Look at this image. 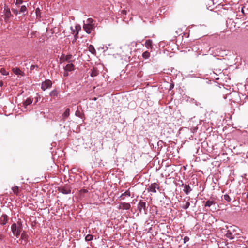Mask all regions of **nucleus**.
<instances>
[{
  "label": "nucleus",
  "instance_id": "obj_1",
  "mask_svg": "<svg viewBox=\"0 0 248 248\" xmlns=\"http://www.w3.org/2000/svg\"><path fill=\"white\" fill-rule=\"evenodd\" d=\"M11 229L13 235L16 238H18L23 230L22 224L21 222L18 221L13 223L11 225Z\"/></svg>",
  "mask_w": 248,
  "mask_h": 248
},
{
  "label": "nucleus",
  "instance_id": "obj_2",
  "mask_svg": "<svg viewBox=\"0 0 248 248\" xmlns=\"http://www.w3.org/2000/svg\"><path fill=\"white\" fill-rule=\"evenodd\" d=\"M238 230V228L236 226H230L227 231L226 237L230 239H234L239 233L237 232Z\"/></svg>",
  "mask_w": 248,
  "mask_h": 248
},
{
  "label": "nucleus",
  "instance_id": "obj_3",
  "mask_svg": "<svg viewBox=\"0 0 248 248\" xmlns=\"http://www.w3.org/2000/svg\"><path fill=\"white\" fill-rule=\"evenodd\" d=\"M160 186L159 184L157 183H153L150 185L147 190L148 192L155 193H156L157 190L159 189Z\"/></svg>",
  "mask_w": 248,
  "mask_h": 248
},
{
  "label": "nucleus",
  "instance_id": "obj_4",
  "mask_svg": "<svg viewBox=\"0 0 248 248\" xmlns=\"http://www.w3.org/2000/svg\"><path fill=\"white\" fill-rule=\"evenodd\" d=\"M11 16V11L10 9L8 8L6 5L4 6V9L3 11V15H1V17H3L4 21L7 22Z\"/></svg>",
  "mask_w": 248,
  "mask_h": 248
},
{
  "label": "nucleus",
  "instance_id": "obj_5",
  "mask_svg": "<svg viewBox=\"0 0 248 248\" xmlns=\"http://www.w3.org/2000/svg\"><path fill=\"white\" fill-rule=\"evenodd\" d=\"M52 85V82L49 79H46L42 83L41 89L43 91H45L51 87Z\"/></svg>",
  "mask_w": 248,
  "mask_h": 248
},
{
  "label": "nucleus",
  "instance_id": "obj_6",
  "mask_svg": "<svg viewBox=\"0 0 248 248\" xmlns=\"http://www.w3.org/2000/svg\"><path fill=\"white\" fill-rule=\"evenodd\" d=\"M83 28L87 33L90 34L94 29V25L84 23Z\"/></svg>",
  "mask_w": 248,
  "mask_h": 248
},
{
  "label": "nucleus",
  "instance_id": "obj_7",
  "mask_svg": "<svg viewBox=\"0 0 248 248\" xmlns=\"http://www.w3.org/2000/svg\"><path fill=\"white\" fill-rule=\"evenodd\" d=\"M146 202L140 200L138 204V209L140 212H142V210L143 209L144 211L145 212L146 211Z\"/></svg>",
  "mask_w": 248,
  "mask_h": 248
},
{
  "label": "nucleus",
  "instance_id": "obj_8",
  "mask_svg": "<svg viewBox=\"0 0 248 248\" xmlns=\"http://www.w3.org/2000/svg\"><path fill=\"white\" fill-rule=\"evenodd\" d=\"M59 191L64 194H68L71 192L70 188L68 186L60 187L59 189Z\"/></svg>",
  "mask_w": 248,
  "mask_h": 248
},
{
  "label": "nucleus",
  "instance_id": "obj_9",
  "mask_svg": "<svg viewBox=\"0 0 248 248\" xmlns=\"http://www.w3.org/2000/svg\"><path fill=\"white\" fill-rule=\"evenodd\" d=\"M131 205L129 203L123 202L121 203L119 206L118 209H123V210H128L130 208Z\"/></svg>",
  "mask_w": 248,
  "mask_h": 248
},
{
  "label": "nucleus",
  "instance_id": "obj_10",
  "mask_svg": "<svg viewBox=\"0 0 248 248\" xmlns=\"http://www.w3.org/2000/svg\"><path fill=\"white\" fill-rule=\"evenodd\" d=\"M72 58V55H63L62 56L61 59L62 61L63 62H67L68 63H70L72 62V60H71Z\"/></svg>",
  "mask_w": 248,
  "mask_h": 248
},
{
  "label": "nucleus",
  "instance_id": "obj_11",
  "mask_svg": "<svg viewBox=\"0 0 248 248\" xmlns=\"http://www.w3.org/2000/svg\"><path fill=\"white\" fill-rule=\"evenodd\" d=\"M71 30L73 34L78 33L79 31L81 30V27L79 25H76L74 27H71Z\"/></svg>",
  "mask_w": 248,
  "mask_h": 248
},
{
  "label": "nucleus",
  "instance_id": "obj_12",
  "mask_svg": "<svg viewBox=\"0 0 248 248\" xmlns=\"http://www.w3.org/2000/svg\"><path fill=\"white\" fill-rule=\"evenodd\" d=\"M64 70L69 72L73 71L74 70V66L72 63H69L64 67Z\"/></svg>",
  "mask_w": 248,
  "mask_h": 248
},
{
  "label": "nucleus",
  "instance_id": "obj_13",
  "mask_svg": "<svg viewBox=\"0 0 248 248\" xmlns=\"http://www.w3.org/2000/svg\"><path fill=\"white\" fill-rule=\"evenodd\" d=\"M12 71L16 75L18 76H24L25 75L24 72L18 68H14L12 69Z\"/></svg>",
  "mask_w": 248,
  "mask_h": 248
},
{
  "label": "nucleus",
  "instance_id": "obj_14",
  "mask_svg": "<svg viewBox=\"0 0 248 248\" xmlns=\"http://www.w3.org/2000/svg\"><path fill=\"white\" fill-rule=\"evenodd\" d=\"M21 239L22 240L21 242L22 243H23V244H26L27 243L28 235L25 232H23L21 233Z\"/></svg>",
  "mask_w": 248,
  "mask_h": 248
},
{
  "label": "nucleus",
  "instance_id": "obj_15",
  "mask_svg": "<svg viewBox=\"0 0 248 248\" xmlns=\"http://www.w3.org/2000/svg\"><path fill=\"white\" fill-rule=\"evenodd\" d=\"M145 46L147 48L152 49L153 48L152 40L150 39L146 40L145 43Z\"/></svg>",
  "mask_w": 248,
  "mask_h": 248
},
{
  "label": "nucleus",
  "instance_id": "obj_16",
  "mask_svg": "<svg viewBox=\"0 0 248 248\" xmlns=\"http://www.w3.org/2000/svg\"><path fill=\"white\" fill-rule=\"evenodd\" d=\"M7 216L6 215H3L0 218V223L2 225H5L7 223Z\"/></svg>",
  "mask_w": 248,
  "mask_h": 248
},
{
  "label": "nucleus",
  "instance_id": "obj_17",
  "mask_svg": "<svg viewBox=\"0 0 248 248\" xmlns=\"http://www.w3.org/2000/svg\"><path fill=\"white\" fill-rule=\"evenodd\" d=\"M191 190L192 189L189 185H185L184 186L183 191L186 194L188 195Z\"/></svg>",
  "mask_w": 248,
  "mask_h": 248
},
{
  "label": "nucleus",
  "instance_id": "obj_18",
  "mask_svg": "<svg viewBox=\"0 0 248 248\" xmlns=\"http://www.w3.org/2000/svg\"><path fill=\"white\" fill-rule=\"evenodd\" d=\"M70 110L69 108H67L65 109L64 112L62 115V118L63 119H65L66 118L68 117V116L70 115Z\"/></svg>",
  "mask_w": 248,
  "mask_h": 248
},
{
  "label": "nucleus",
  "instance_id": "obj_19",
  "mask_svg": "<svg viewBox=\"0 0 248 248\" xmlns=\"http://www.w3.org/2000/svg\"><path fill=\"white\" fill-rule=\"evenodd\" d=\"M189 206L190 202L188 201L183 202L182 204L181 205V207L184 209H187Z\"/></svg>",
  "mask_w": 248,
  "mask_h": 248
},
{
  "label": "nucleus",
  "instance_id": "obj_20",
  "mask_svg": "<svg viewBox=\"0 0 248 248\" xmlns=\"http://www.w3.org/2000/svg\"><path fill=\"white\" fill-rule=\"evenodd\" d=\"M216 202L214 200H208L206 202L205 204V206L206 207H211L213 205H215Z\"/></svg>",
  "mask_w": 248,
  "mask_h": 248
},
{
  "label": "nucleus",
  "instance_id": "obj_21",
  "mask_svg": "<svg viewBox=\"0 0 248 248\" xmlns=\"http://www.w3.org/2000/svg\"><path fill=\"white\" fill-rule=\"evenodd\" d=\"M88 50L93 55H96V50L92 45H90L88 46Z\"/></svg>",
  "mask_w": 248,
  "mask_h": 248
},
{
  "label": "nucleus",
  "instance_id": "obj_22",
  "mask_svg": "<svg viewBox=\"0 0 248 248\" xmlns=\"http://www.w3.org/2000/svg\"><path fill=\"white\" fill-rule=\"evenodd\" d=\"M32 103V100L30 98H28L23 103V105L26 107L28 105L31 104Z\"/></svg>",
  "mask_w": 248,
  "mask_h": 248
},
{
  "label": "nucleus",
  "instance_id": "obj_23",
  "mask_svg": "<svg viewBox=\"0 0 248 248\" xmlns=\"http://www.w3.org/2000/svg\"><path fill=\"white\" fill-rule=\"evenodd\" d=\"M98 71L96 69L93 68L91 73V76L93 77H95L98 75Z\"/></svg>",
  "mask_w": 248,
  "mask_h": 248
},
{
  "label": "nucleus",
  "instance_id": "obj_24",
  "mask_svg": "<svg viewBox=\"0 0 248 248\" xmlns=\"http://www.w3.org/2000/svg\"><path fill=\"white\" fill-rule=\"evenodd\" d=\"M12 190L13 192V193L17 195L19 193V187L17 186H15L12 188Z\"/></svg>",
  "mask_w": 248,
  "mask_h": 248
},
{
  "label": "nucleus",
  "instance_id": "obj_25",
  "mask_svg": "<svg viewBox=\"0 0 248 248\" xmlns=\"http://www.w3.org/2000/svg\"><path fill=\"white\" fill-rule=\"evenodd\" d=\"M93 236L92 234H88L85 237V240L86 241H90L93 239Z\"/></svg>",
  "mask_w": 248,
  "mask_h": 248
},
{
  "label": "nucleus",
  "instance_id": "obj_26",
  "mask_svg": "<svg viewBox=\"0 0 248 248\" xmlns=\"http://www.w3.org/2000/svg\"><path fill=\"white\" fill-rule=\"evenodd\" d=\"M93 19L92 18H89L87 19L86 21L84 22V23L88 24H91V25H94L93 24Z\"/></svg>",
  "mask_w": 248,
  "mask_h": 248
},
{
  "label": "nucleus",
  "instance_id": "obj_27",
  "mask_svg": "<svg viewBox=\"0 0 248 248\" xmlns=\"http://www.w3.org/2000/svg\"><path fill=\"white\" fill-rule=\"evenodd\" d=\"M58 94V93L56 90L52 91L49 93V95L51 96H57Z\"/></svg>",
  "mask_w": 248,
  "mask_h": 248
},
{
  "label": "nucleus",
  "instance_id": "obj_28",
  "mask_svg": "<svg viewBox=\"0 0 248 248\" xmlns=\"http://www.w3.org/2000/svg\"><path fill=\"white\" fill-rule=\"evenodd\" d=\"M150 53L146 51L145 52H144V53H143L142 54V57L145 58V59H148L150 57Z\"/></svg>",
  "mask_w": 248,
  "mask_h": 248
},
{
  "label": "nucleus",
  "instance_id": "obj_29",
  "mask_svg": "<svg viewBox=\"0 0 248 248\" xmlns=\"http://www.w3.org/2000/svg\"><path fill=\"white\" fill-rule=\"evenodd\" d=\"M223 199H224V200H225V201H226L228 202H230L231 200L230 196L227 194H225V195H223Z\"/></svg>",
  "mask_w": 248,
  "mask_h": 248
},
{
  "label": "nucleus",
  "instance_id": "obj_30",
  "mask_svg": "<svg viewBox=\"0 0 248 248\" xmlns=\"http://www.w3.org/2000/svg\"><path fill=\"white\" fill-rule=\"evenodd\" d=\"M35 13L37 17H41V10L39 8H37L36 9Z\"/></svg>",
  "mask_w": 248,
  "mask_h": 248
},
{
  "label": "nucleus",
  "instance_id": "obj_31",
  "mask_svg": "<svg viewBox=\"0 0 248 248\" xmlns=\"http://www.w3.org/2000/svg\"><path fill=\"white\" fill-rule=\"evenodd\" d=\"M0 73L3 75H8L9 72H7L5 69L2 68L0 70Z\"/></svg>",
  "mask_w": 248,
  "mask_h": 248
},
{
  "label": "nucleus",
  "instance_id": "obj_32",
  "mask_svg": "<svg viewBox=\"0 0 248 248\" xmlns=\"http://www.w3.org/2000/svg\"><path fill=\"white\" fill-rule=\"evenodd\" d=\"M75 115L77 117L82 118V113L79 110H77L75 112Z\"/></svg>",
  "mask_w": 248,
  "mask_h": 248
},
{
  "label": "nucleus",
  "instance_id": "obj_33",
  "mask_svg": "<svg viewBox=\"0 0 248 248\" xmlns=\"http://www.w3.org/2000/svg\"><path fill=\"white\" fill-rule=\"evenodd\" d=\"M123 196H128V197H129L130 196V192L129 190H127L126 191H125V192H124V193H123L121 197H123Z\"/></svg>",
  "mask_w": 248,
  "mask_h": 248
},
{
  "label": "nucleus",
  "instance_id": "obj_34",
  "mask_svg": "<svg viewBox=\"0 0 248 248\" xmlns=\"http://www.w3.org/2000/svg\"><path fill=\"white\" fill-rule=\"evenodd\" d=\"M27 8L25 5H22L20 9V12L23 13L26 11Z\"/></svg>",
  "mask_w": 248,
  "mask_h": 248
},
{
  "label": "nucleus",
  "instance_id": "obj_35",
  "mask_svg": "<svg viewBox=\"0 0 248 248\" xmlns=\"http://www.w3.org/2000/svg\"><path fill=\"white\" fill-rule=\"evenodd\" d=\"M184 243H186L189 240V238L188 236H185L184 238Z\"/></svg>",
  "mask_w": 248,
  "mask_h": 248
},
{
  "label": "nucleus",
  "instance_id": "obj_36",
  "mask_svg": "<svg viewBox=\"0 0 248 248\" xmlns=\"http://www.w3.org/2000/svg\"><path fill=\"white\" fill-rule=\"evenodd\" d=\"M23 0H16V5L21 4L23 2Z\"/></svg>",
  "mask_w": 248,
  "mask_h": 248
},
{
  "label": "nucleus",
  "instance_id": "obj_37",
  "mask_svg": "<svg viewBox=\"0 0 248 248\" xmlns=\"http://www.w3.org/2000/svg\"><path fill=\"white\" fill-rule=\"evenodd\" d=\"M38 68V66L37 65H31L30 67V69H31V70H33L35 68Z\"/></svg>",
  "mask_w": 248,
  "mask_h": 248
},
{
  "label": "nucleus",
  "instance_id": "obj_38",
  "mask_svg": "<svg viewBox=\"0 0 248 248\" xmlns=\"http://www.w3.org/2000/svg\"><path fill=\"white\" fill-rule=\"evenodd\" d=\"M12 11L16 15H17L18 13V11L17 9H12Z\"/></svg>",
  "mask_w": 248,
  "mask_h": 248
},
{
  "label": "nucleus",
  "instance_id": "obj_39",
  "mask_svg": "<svg viewBox=\"0 0 248 248\" xmlns=\"http://www.w3.org/2000/svg\"><path fill=\"white\" fill-rule=\"evenodd\" d=\"M68 72L69 71H64V73H63V76L64 77H67L68 76Z\"/></svg>",
  "mask_w": 248,
  "mask_h": 248
},
{
  "label": "nucleus",
  "instance_id": "obj_40",
  "mask_svg": "<svg viewBox=\"0 0 248 248\" xmlns=\"http://www.w3.org/2000/svg\"><path fill=\"white\" fill-rule=\"evenodd\" d=\"M78 33H76L74 34V38H75V40H77V38H78Z\"/></svg>",
  "mask_w": 248,
  "mask_h": 248
},
{
  "label": "nucleus",
  "instance_id": "obj_41",
  "mask_svg": "<svg viewBox=\"0 0 248 248\" xmlns=\"http://www.w3.org/2000/svg\"><path fill=\"white\" fill-rule=\"evenodd\" d=\"M173 87H174V85L170 84V90H171V89L173 88Z\"/></svg>",
  "mask_w": 248,
  "mask_h": 248
},
{
  "label": "nucleus",
  "instance_id": "obj_42",
  "mask_svg": "<svg viewBox=\"0 0 248 248\" xmlns=\"http://www.w3.org/2000/svg\"><path fill=\"white\" fill-rule=\"evenodd\" d=\"M241 12L242 13L244 14V7H242V8H241Z\"/></svg>",
  "mask_w": 248,
  "mask_h": 248
},
{
  "label": "nucleus",
  "instance_id": "obj_43",
  "mask_svg": "<svg viewBox=\"0 0 248 248\" xmlns=\"http://www.w3.org/2000/svg\"><path fill=\"white\" fill-rule=\"evenodd\" d=\"M3 85V83L2 81H0V86H2Z\"/></svg>",
  "mask_w": 248,
  "mask_h": 248
},
{
  "label": "nucleus",
  "instance_id": "obj_44",
  "mask_svg": "<svg viewBox=\"0 0 248 248\" xmlns=\"http://www.w3.org/2000/svg\"><path fill=\"white\" fill-rule=\"evenodd\" d=\"M122 13H123V14H126V11H125L123 10V11H122Z\"/></svg>",
  "mask_w": 248,
  "mask_h": 248
}]
</instances>
